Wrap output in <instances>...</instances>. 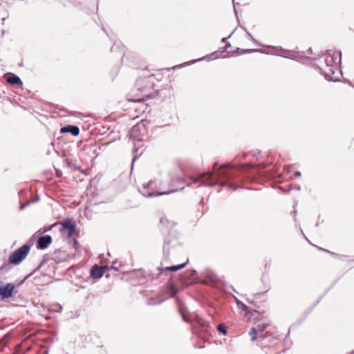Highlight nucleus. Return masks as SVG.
<instances>
[{
  "instance_id": "31",
  "label": "nucleus",
  "mask_w": 354,
  "mask_h": 354,
  "mask_svg": "<svg viewBox=\"0 0 354 354\" xmlns=\"http://www.w3.org/2000/svg\"><path fill=\"white\" fill-rule=\"evenodd\" d=\"M301 234L303 235V236L304 237L305 239H306L308 241V242L310 244H312L310 241L307 239V237L305 236V234H304L303 231L301 230Z\"/></svg>"
},
{
  "instance_id": "13",
  "label": "nucleus",
  "mask_w": 354,
  "mask_h": 354,
  "mask_svg": "<svg viewBox=\"0 0 354 354\" xmlns=\"http://www.w3.org/2000/svg\"><path fill=\"white\" fill-rule=\"evenodd\" d=\"M62 230L67 231L69 236H71L75 230V225L69 220L64 221L62 223Z\"/></svg>"
},
{
  "instance_id": "38",
  "label": "nucleus",
  "mask_w": 354,
  "mask_h": 354,
  "mask_svg": "<svg viewBox=\"0 0 354 354\" xmlns=\"http://www.w3.org/2000/svg\"><path fill=\"white\" fill-rule=\"evenodd\" d=\"M297 189L299 190L300 189V187L299 186L297 187Z\"/></svg>"
},
{
  "instance_id": "35",
  "label": "nucleus",
  "mask_w": 354,
  "mask_h": 354,
  "mask_svg": "<svg viewBox=\"0 0 354 354\" xmlns=\"http://www.w3.org/2000/svg\"><path fill=\"white\" fill-rule=\"evenodd\" d=\"M115 47H117V45L114 44V45L112 46V48H111V51H114V49H115Z\"/></svg>"
},
{
  "instance_id": "30",
  "label": "nucleus",
  "mask_w": 354,
  "mask_h": 354,
  "mask_svg": "<svg viewBox=\"0 0 354 354\" xmlns=\"http://www.w3.org/2000/svg\"><path fill=\"white\" fill-rule=\"evenodd\" d=\"M53 227V225H51V226H50L48 228H46V229H44V231H43V232H48V231L52 229V227Z\"/></svg>"
},
{
  "instance_id": "6",
  "label": "nucleus",
  "mask_w": 354,
  "mask_h": 354,
  "mask_svg": "<svg viewBox=\"0 0 354 354\" xmlns=\"http://www.w3.org/2000/svg\"><path fill=\"white\" fill-rule=\"evenodd\" d=\"M30 246L25 244L14 251L9 257V262L14 265L19 264L28 255Z\"/></svg>"
},
{
  "instance_id": "3",
  "label": "nucleus",
  "mask_w": 354,
  "mask_h": 354,
  "mask_svg": "<svg viewBox=\"0 0 354 354\" xmlns=\"http://www.w3.org/2000/svg\"><path fill=\"white\" fill-rule=\"evenodd\" d=\"M153 76L140 77L136 82L138 97L129 100L132 102H140L144 98L150 97L153 93Z\"/></svg>"
},
{
  "instance_id": "1",
  "label": "nucleus",
  "mask_w": 354,
  "mask_h": 354,
  "mask_svg": "<svg viewBox=\"0 0 354 354\" xmlns=\"http://www.w3.org/2000/svg\"><path fill=\"white\" fill-rule=\"evenodd\" d=\"M252 169L253 167L250 164L236 166L230 162L220 165L214 163L212 171L200 174L197 178L193 179V183L200 181L202 185L209 187L218 185L234 191L238 188H243V186L236 185V183L245 179L251 180L253 178L252 174H248Z\"/></svg>"
},
{
  "instance_id": "39",
  "label": "nucleus",
  "mask_w": 354,
  "mask_h": 354,
  "mask_svg": "<svg viewBox=\"0 0 354 354\" xmlns=\"http://www.w3.org/2000/svg\"><path fill=\"white\" fill-rule=\"evenodd\" d=\"M319 249L321 250H324L323 248H319Z\"/></svg>"
},
{
  "instance_id": "14",
  "label": "nucleus",
  "mask_w": 354,
  "mask_h": 354,
  "mask_svg": "<svg viewBox=\"0 0 354 354\" xmlns=\"http://www.w3.org/2000/svg\"><path fill=\"white\" fill-rule=\"evenodd\" d=\"M202 276L205 278V283L210 284L214 283L216 281V277L215 273L210 270H205L203 273Z\"/></svg>"
},
{
  "instance_id": "24",
  "label": "nucleus",
  "mask_w": 354,
  "mask_h": 354,
  "mask_svg": "<svg viewBox=\"0 0 354 354\" xmlns=\"http://www.w3.org/2000/svg\"><path fill=\"white\" fill-rule=\"evenodd\" d=\"M261 281H262L263 283L264 284V290H263V292H266L269 290L270 285L269 284H266V285L263 279H262Z\"/></svg>"
},
{
  "instance_id": "20",
  "label": "nucleus",
  "mask_w": 354,
  "mask_h": 354,
  "mask_svg": "<svg viewBox=\"0 0 354 354\" xmlns=\"http://www.w3.org/2000/svg\"><path fill=\"white\" fill-rule=\"evenodd\" d=\"M163 301V299L160 298H150L147 301L148 305H156L160 304Z\"/></svg>"
},
{
  "instance_id": "15",
  "label": "nucleus",
  "mask_w": 354,
  "mask_h": 354,
  "mask_svg": "<svg viewBox=\"0 0 354 354\" xmlns=\"http://www.w3.org/2000/svg\"><path fill=\"white\" fill-rule=\"evenodd\" d=\"M62 133H70L73 136H77L80 133V129L77 126L67 125L61 129Z\"/></svg>"
},
{
  "instance_id": "10",
  "label": "nucleus",
  "mask_w": 354,
  "mask_h": 354,
  "mask_svg": "<svg viewBox=\"0 0 354 354\" xmlns=\"http://www.w3.org/2000/svg\"><path fill=\"white\" fill-rule=\"evenodd\" d=\"M52 242V237L50 235H44L38 238L37 241V248L40 250H44L48 247Z\"/></svg>"
},
{
  "instance_id": "2",
  "label": "nucleus",
  "mask_w": 354,
  "mask_h": 354,
  "mask_svg": "<svg viewBox=\"0 0 354 354\" xmlns=\"http://www.w3.org/2000/svg\"><path fill=\"white\" fill-rule=\"evenodd\" d=\"M341 61L342 53L340 51L328 50L324 55V60H319L317 67L326 80L337 82L342 77V71L339 69Z\"/></svg>"
},
{
  "instance_id": "36",
  "label": "nucleus",
  "mask_w": 354,
  "mask_h": 354,
  "mask_svg": "<svg viewBox=\"0 0 354 354\" xmlns=\"http://www.w3.org/2000/svg\"><path fill=\"white\" fill-rule=\"evenodd\" d=\"M136 156H135V157L133 158V160H132V165H133V162H134V161L136 160Z\"/></svg>"
},
{
  "instance_id": "11",
  "label": "nucleus",
  "mask_w": 354,
  "mask_h": 354,
  "mask_svg": "<svg viewBox=\"0 0 354 354\" xmlns=\"http://www.w3.org/2000/svg\"><path fill=\"white\" fill-rule=\"evenodd\" d=\"M105 268L106 267L94 265L91 269V277L94 279L101 278L105 272Z\"/></svg>"
},
{
  "instance_id": "12",
  "label": "nucleus",
  "mask_w": 354,
  "mask_h": 354,
  "mask_svg": "<svg viewBox=\"0 0 354 354\" xmlns=\"http://www.w3.org/2000/svg\"><path fill=\"white\" fill-rule=\"evenodd\" d=\"M6 82L11 85H22V81L20 77L14 73H8L6 75Z\"/></svg>"
},
{
  "instance_id": "17",
  "label": "nucleus",
  "mask_w": 354,
  "mask_h": 354,
  "mask_svg": "<svg viewBox=\"0 0 354 354\" xmlns=\"http://www.w3.org/2000/svg\"><path fill=\"white\" fill-rule=\"evenodd\" d=\"M187 265V262L186 263H180V264H178V265H175V266H167L165 268V270L167 271H171V272H176L183 268H185Z\"/></svg>"
},
{
  "instance_id": "5",
  "label": "nucleus",
  "mask_w": 354,
  "mask_h": 354,
  "mask_svg": "<svg viewBox=\"0 0 354 354\" xmlns=\"http://www.w3.org/2000/svg\"><path fill=\"white\" fill-rule=\"evenodd\" d=\"M146 135L147 129L142 122L133 125L129 133V139L131 140L132 144L134 145L135 147L138 145V147H140L138 142L143 141Z\"/></svg>"
},
{
  "instance_id": "19",
  "label": "nucleus",
  "mask_w": 354,
  "mask_h": 354,
  "mask_svg": "<svg viewBox=\"0 0 354 354\" xmlns=\"http://www.w3.org/2000/svg\"><path fill=\"white\" fill-rule=\"evenodd\" d=\"M249 335L251 337V340L253 342L259 338V332L256 328H252L249 332Z\"/></svg>"
},
{
  "instance_id": "34",
  "label": "nucleus",
  "mask_w": 354,
  "mask_h": 354,
  "mask_svg": "<svg viewBox=\"0 0 354 354\" xmlns=\"http://www.w3.org/2000/svg\"><path fill=\"white\" fill-rule=\"evenodd\" d=\"M249 52H256V51H259V50H256V49H250L248 50Z\"/></svg>"
},
{
  "instance_id": "23",
  "label": "nucleus",
  "mask_w": 354,
  "mask_h": 354,
  "mask_svg": "<svg viewBox=\"0 0 354 354\" xmlns=\"http://www.w3.org/2000/svg\"><path fill=\"white\" fill-rule=\"evenodd\" d=\"M179 311H180V315H181V316H182V318H183V321H184V322H187V323H188V322H190V321H189V319H188V317H187L184 314V313L183 312V310H182V308H180Z\"/></svg>"
},
{
  "instance_id": "25",
  "label": "nucleus",
  "mask_w": 354,
  "mask_h": 354,
  "mask_svg": "<svg viewBox=\"0 0 354 354\" xmlns=\"http://www.w3.org/2000/svg\"><path fill=\"white\" fill-rule=\"evenodd\" d=\"M160 223L162 225H166L168 223L167 218H161Z\"/></svg>"
},
{
  "instance_id": "29",
  "label": "nucleus",
  "mask_w": 354,
  "mask_h": 354,
  "mask_svg": "<svg viewBox=\"0 0 354 354\" xmlns=\"http://www.w3.org/2000/svg\"><path fill=\"white\" fill-rule=\"evenodd\" d=\"M232 34H230L227 37H223L222 39H221V42L223 43H225L227 40V39H228L229 37H230Z\"/></svg>"
},
{
  "instance_id": "32",
  "label": "nucleus",
  "mask_w": 354,
  "mask_h": 354,
  "mask_svg": "<svg viewBox=\"0 0 354 354\" xmlns=\"http://www.w3.org/2000/svg\"><path fill=\"white\" fill-rule=\"evenodd\" d=\"M247 35L248 37L251 39L252 41H254V39H253V37H252V35H250V32H247Z\"/></svg>"
},
{
  "instance_id": "9",
  "label": "nucleus",
  "mask_w": 354,
  "mask_h": 354,
  "mask_svg": "<svg viewBox=\"0 0 354 354\" xmlns=\"http://www.w3.org/2000/svg\"><path fill=\"white\" fill-rule=\"evenodd\" d=\"M178 243L177 240L171 234H169L165 239L163 244V254L168 258L169 254L170 245L175 246Z\"/></svg>"
},
{
  "instance_id": "28",
  "label": "nucleus",
  "mask_w": 354,
  "mask_h": 354,
  "mask_svg": "<svg viewBox=\"0 0 354 354\" xmlns=\"http://www.w3.org/2000/svg\"><path fill=\"white\" fill-rule=\"evenodd\" d=\"M295 177H300L301 176V172L300 171H295Z\"/></svg>"
},
{
  "instance_id": "22",
  "label": "nucleus",
  "mask_w": 354,
  "mask_h": 354,
  "mask_svg": "<svg viewBox=\"0 0 354 354\" xmlns=\"http://www.w3.org/2000/svg\"><path fill=\"white\" fill-rule=\"evenodd\" d=\"M186 276H189V277H192L193 279L196 277L197 272L195 270H190L185 273Z\"/></svg>"
},
{
  "instance_id": "40",
  "label": "nucleus",
  "mask_w": 354,
  "mask_h": 354,
  "mask_svg": "<svg viewBox=\"0 0 354 354\" xmlns=\"http://www.w3.org/2000/svg\"><path fill=\"white\" fill-rule=\"evenodd\" d=\"M353 87H354V86H353Z\"/></svg>"
},
{
  "instance_id": "8",
  "label": "nucleus",
  "mask_w": 354,
  "mask_h": 354,
  "mask_svg": "<svg viewBox=\"0 0 354 354\" xmlns=\"http://www.w3.org/2000/svg\"><path fill=\"white\" fill-rule=\"evenodd\" d=\"M15 285L12 283H8L4 285L0 282V296L2 299H8L12 297Z\"/></svg>"
},
{
  "instance_id": "21",
  "label": "nucleus",
  "mask_w": 354,
  "mask_h": 354,
  "mask_svg": "<svg viewBox=\"0 0 354 354\" xmlns=\"http://www.w3.org/2000/svg\"><path fill=\"white\" fill-rule=\"evenodd\" d=\"M217 330L223 335H226L227 332V327L224 324H219L217 326Z\"/></svg>"
},
{
  "instance_id": "18",
  "label": "nucleus",
  "mask_w": 354,
  "mask_h": 354,
  "mask_svg": "<svg viewBox=\"0 0 354 354\" xmlns=\"http://www.w3.org/2000/svg\"><path fill=\"white\" fill-rule=\"evenodd\" d=\"M39 200V197L38 196H37L35 198L27 201L26 203L21 204V205L19 207L20 210L24 209L26 207H27L28 205H29L31 203L37 202Z\"/></svg>"
},
{
  "instance_id": "4",
  "label": "nucleus",
  "mask_w": 354,
  "mask_h": 354,
  "mask_svg": "<svg viewBox=\"0 0 354 354\" xmlns=\"http://www.w3.org/2000/svg\"><path fill=\"white\" fill-rule=\"evenodd\" d=\"M159 183L156 180H150L144 183L142 187L139 188V192L145 197H155L175 192L178 189H171L167 192H159Z\"/></svg>"
},
{
  "instance_id": "26",
  "label": "nucleus",
  "mask_w": 354,
  "mask_h": 354,
  "mask_svg": "<svg viewBox=\"0 0 354 354\" xmlns=\"http://www.w3.org/2000/svg\"><path fill=\"white\" fill-rule=\"evenodd\" d=\"M242 310L245 313H248L249 311V307L245 304H243Z\"/></svg>"
},
{
  "instance_id": "37",
  "label": "nucleus",
  "mask_w": 354,
  "mask_h": 354,
  "mask_svg": "<svg viewBox=\"0 0 354 354\" xmlns=\"http://www.w3.org/2000/svg\"><path fill=\"white\" fill-rule=\"evenodd\" d=\"M215 54H216V53H214L211 54L210 56H214Z\"/></svg>"
},
{
  "instance_id": "27",
  "label": "nucleus",
  "mask_w": 354,
  "mask_h": 354,
  "mask_svg": "<svg viewBox=\"0 0 354 354\" xmlns=\"http://www.w3.org/2000/svg\"><path fill=\"white\" fill-rule=\"evenodd\" d=\"M115 263H116V261L113 262V266H111V268L115 270H118L119 268L118 267H116V266H115Z\"/></svg>"
},
{
  "instance_id": "16",
  "label": "nucleus",
  "mask_w": 354,
  "mask_h": 354,
  "mask_svg": "<svg viewBox=\"0 0 354 354\" xmlns=\"http://www.w3.org/2000/svg\"><path fill=\"white\" fill-rule=\"evenodd\" d=\"M269 326L268 324H257L256 328L259 332V339L263 340V339L267 337L266 333H264L266 328Z\"/></svg>"
},
{
  "instance_id": "7",
  "label": "nucleus",
  "mask_w": 354,
  "mask_h": 354,
  "mask_svg": "<svg viewBox=\"0 0 354 354\" xmlns=\"http://www.w3.org/2000/svg\"><path fill=\"white\" fill-rule=\"evenodd\" d=\"M268 48L272 49L274 51L270 53L272 55L283 57L288 59H292L295 60H297L298 57L294 53H292L290 50H285L281 47H275L272 46H267Z\"/></svg>"
},
{
  "instance_id": "33",
  "label": "nucleus",
  "mask_w": 354,
  "mask_h": 354,
  "mask_svg": "<svg viewBox=\"0 0 354 354\" xmlns=\"http://www.w3.org/2000/svg\"><path fill=\"white\" fill-rule=\"evenodd\" d=\"M230 43H227L226 45H225V49H227L228 48L230 47Z\"/></svg>"
}]
</instances>
